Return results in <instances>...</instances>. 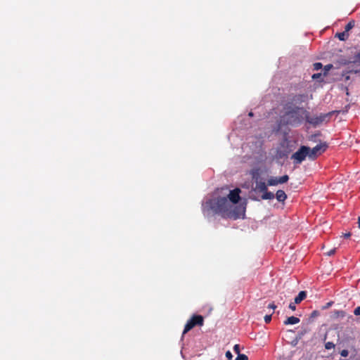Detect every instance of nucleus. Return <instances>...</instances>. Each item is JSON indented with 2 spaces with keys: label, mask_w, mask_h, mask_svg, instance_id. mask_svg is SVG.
I'll return each mask as SVG.
<instances>
[{
  "label": "nucleus",
  "mask_w": 360,
  "mask_h": 360,
  "mask_svg": "<svg viewBox=\"0 0 360 360\" xmlns=\"http://www.w3.org/2000/svg\"><path fill=\"white\" fill-rule=\"evenodd\" d=\"M240 188L230 191L228 198H210L202 204V210L205 216L218 214L224 218L236 219L245 216V207L236 204L240 200Z\"/></svg>",
  "instance_id": "obj_1"
},
{
  "label": "nucleus",
  "mask_w": 360,
  "mask_h": 360,
  "mask_svg": "<svg viewBox=\"0 0 360 360\" xmlns=\"http://www.w3.org/2000/svg\"><path fill=\"white\" fill-rule=\"evenodd\" d=\"M307 111L303 108H295L292 110L285 112L281 117V124L297 127L306 119Z\"/></svg>",
  "instance_id": "obj_2"
},
{
  "label": "nucleus",
  "mask_w": 360,
  "mask_h": 360,
  "mask_svg": "<svg viewBox=\"0 0 360 360\" xmlns=\"http://www.w3.org/2000/svg\"><path fill=\"white\" fill-rule=\"evenodd\" d=\"M309 152V147L302 146L300 149L292 155L291 158L293 159L296 163H301L306 157L308 156Z\"/></svg>",
  "instance_id": "obj_3"
},
{
  "label": "nucleus",
  "mask_w": 360,
  "mask_h": 360,
  "mask_svg": "<svg viewBox=\"0 0 360 360\" xmlns=\"http://www.w3.org/2000/svg\"><path fill=\"white\" fill-rule=\"evenodd\" d=\"M203 324V318L200 315L193 316L191 319H189L184 328L182 335H184L187 332L191 330L195 326H202Z\"/></svg>",
  "instance_id": "obj_4"
},
{
  "label": "nucleus",
  "mask_w": 360,
  "mask_h": 360,
  "mask_svg": "<svg viewBox=\"0 0 360 360\" xmlns=\"http://www.w3.org/2000/svg\"><path fill=\"white\" fill-rule=\"evenodd\" d=\"M328 117V114H320L319 115H314L313 117L309 116V113L307 111L305 120L310 124L316 127L324 122Z\"/></svg>",
  "instance_id": "obj_5"
},
{
  "label": "nucleus",
  "mask_w": 360,
  "mask_h": 360,
  "mask_svg": "<svg viewBox=\"0 0 360 360\" xmlns=\"http://www.w3.org/2000/svg\"><path fill=\"white\" fill-rule=\"evenodd\" d=\"M328 146L326 143H320L316 145L315 147H314L312 149L309 148V152L308 154V157L310 159H315L319 155L323 153Z\"/></svg>",
  "instance_id": "obj_6"
},
{
  "label": "nucleus",
  "mask_w": 360,
  "mask_h": 360,
  "mask_svg": "<svg viewBox=\"0 0 360 360\" xmlns=\"http://www.w3.org/2000/svg\"><path fill=\"white\" fill-rule=\"evenodd\" d=\"M289 179V176L288 175H283L280 177L271 176L267 180V185L269 186H275L278 184H282L286 183Z\"/></svg>",
  "instance_id": "obj_7"
},
{
  "label": "nucleus",
  "mask_w": 360,
  "mask_h": 360,
  "mask_svg": "<svg viewBox=\"0 0 360 360\" xmlns=\"http://www.w3.org/2000/svg\"><path fill=\"white\" fill-rule=\"evenodd\" d=\"M267 184L264 181H256V189L259 192H264L267 190Z\"/></svg>",
  "instance_id": "obj_8"
},
{
  "label": "nucleus",
  "mask_w": 360,
  "mask_h": 360,
  "mask_svg": "<svg viewBox=\"0 0 360 360\" xmlns=\"http://www.w3.org/2000/svg\"><path fill=\"white\" fill-rule=\"evenodd\" d=\"M276 198L278 201L279 202H283L287 198V195L282 190H278L276 193Z\"/></svg>",
  "instance_id": "obj_9"
},
{
  "label": "nucleus",
  "mask_w": 360,
  "mask_h": 360,
  "mask_svg": "<svg viewBox=\"0 0 360 360\" xmlns=\"http://www.w3.org/2000/svg\"><path fill=\"white\" fill-rule=\"evenodd\" d=\"M300 322V319L295 316H290L285 321V325H293Z\"/></svg>",
  "instance_id": "obj_10"
},
{
  "label": "nucleus",
  "mask_w": 360,
  "mask_h": 360,
  "mask_svg": "<svg viewBox=\"0 0 360 360\" xmlns=\"http://www.w3.org/2000/svg\"><path fill=\"white\" fill-rule=\"evenodd\" d=\"M307 297L305 291H300L299 294L295 298V303H300Z\"/></svg>",
  "instance_id": "obj_11"
},
{
  "label": "nucleus",
  "mask_w": 360,
  "mask_h": 360,
  "mask_svg": "<svg viewBox=\"0 0 360 360\" xmlns=\"http://www.w3.org/2000/svg\"><path fill=\"white\" fill-rule=\"evenodd\" d=\"M274 198V194L271 192L266 191L263 192V195H262V198L264 200H271Z\"/></svg>",
  "instance_id": "obj_12"
},
{
  "label": "nucleus",
  "mask_w": 360,
  "mask_h": 360,
  "mask_svg": "<svg viewBox=\"0 0 360 360\" xmlns=\"http://www.w3.org/2000/svg\"><path fill=\"white\" fill-rule=\"evenodd\" d=\"M336 37L340 41H345L348 38L349 34L344 31L342 32L337 33Z\"/></svg>",
  "instance_id": "obj_13"
},
{
  "label": "nucleus",
  "mask_w": 360,
  "mask_h": 360,
  "mask_svg": "<svg viewBox=\"0 0 360 360\" xmlns=\"http://www.w3.org/2000/svg\"><path fill=\"white\" fill-rule=\"evenodd\" d=\"M354 27V21H350L346 25H345V32H346L347 33L349 32V30H351L353 27Z\"/></svg>",
  "instance_id": "obj_14"
},
{
  "label": "nucleus",
  "mask_w": 360,
  "mask_h": 360,
  "mask_svg": "<svg viewBox=\"0 0 360 360\" xmlns=\"http://www.w3.org/2000/svg\"><path fill=\"white\" fill-rule=\"evenodd\" d=\"M335 344L332 342H328L325 344V348L326 349H331L335 348Z\"/></svg>",
  "instance_id": "obj_15"
},
{
  "label": "nucleus",
  "mask_w": 360,
  "mask_h": 360,
  "mask_svg": "<svg viewBox=\"0 0 360 360\" xmlns=\"http://www.w3.org/2000/svg\"><path fill=\"white\" fill-rule=\"evenodd\" d=\"M236 360H248V357L244 354H239L236 357Z\"/></svg>",
  "instance_id": "obj_16"
},
{
  "label": "nucleus",
  "mask_w": 360,
  "mask_h": 360,
  "mask_svg": "<svg viewBox=\"0 0 360 360\" xmlns=\"http://www.w3.org/2000/svg\"><path fill=\"white\" fill-rule=\"evenodd\" d=\"M333 68V65L331 64H328V65H326L325 67H324V72H323V75H326L327 74V72Z\"/></svg>",
  "instance_id": "obj_17"
},
{
  "label": "nucleus",
  "mask_w": 360,
  "mask_h": 360,
  "mask_svg": "<svg viewBox=\"0 0 360 360\" xmlns=\"http://www.w3.org/2000/svg\"><path fill=\"white\" fill-rule=\"evenodd\" d=\"M322 68V64L321 63H315L314 64V69L315 70H319Z\"/></svg>",
  "instance_id": "obj_18"
},
{
  "label": "nucleus",
  "mask_w": 360,
  "mask_h": 360,
  "mask_svg": "<svg viewBox=\"0 0 360 360\" xmlns=\"http://www.w3.org/2000/svg\"><path fill=\"white\" fill-rule=\"evenodd\" d=\"M349 354V352L347 349H343L340 352V355L343 357H347Z\"/></svg>",
  "instance_id": "obj_19"
},
{
  "label": "nucleus",
  "mask_w": 360,
  "mask_h": 360,
  "mask_svg": "<svg viewBox=\"0 0 360 360\" xmlns=\"http://www.w3.org/2000/svg\"><path fill=\"white\" fill-rule=\"evenodd\" d=\"M264 319L265 323H269L271 320V314L266 315Z\"/></svg>",
  "instance_id": "obj_20"
},
{
  "label": "nucleus",
  "mask_w": 360,
  "mask_h": 360,
  "mask_svg": "<svg viewBox=\"0 0 360 360\" xmlns=\"http://www.w3.org/2000/svg\"><path fill=\"white\" fill-rule=\"evenodd\" d=\"M354 314L356 316H360V306H359L354 309Z\"/></svg>",
  "instance_id": "obj_21"
},
{
  "label": "nucleus",
  "mask_w": 360,
  "mask_h": 360,
  "mask_svg": "<svg viewBox=\"0 0 360 360\" xmlns=\"http://www.w3.org/2000/svg\"><path fill=\"white\" fill-rule=\"evenodd\" d=\"M233 350L238 355L240 354V346H239V345H235L234 347H233Z\"/></svg>",
  "instance_id": "obj_22"
},
{
  "label": "nucleus",
  "mask_w": 360,
  "mask_h": 360,
  "mask_svg": "<svg viewBox=\"0 0 360 360\" xmlns=\"http://www.w3.org/2000/svg\"><path fill=\"white\" fill-rule=\"evenodd\" d=\"M335 251H336V248H333V249L329 250L328 252H327L326 255L328 256H332L335 253Z\"/></svg>",
  "instance_id": "obj_23"
},
{
  "label": "nucleus",
  "mask_w": 360,
  "mask_h": 360,
  "mask_svg": "<svg viewBox=\"0 0 360 360\" xmlns=\"http://www.w3.org/2000/svg\"><path fill=\"white\" fill-rule=\"evenodd\" d=\"M226 357L229 359V360H231L233 357V355L231 354V352L230 351H227L226 352Z\"/></svg>",
  "instance_id": "obj_24"
},
{
  "label": "nucleus",
  "mask_w": 360,
  "mask_h": 360,
  "mask_svg": "<svg viewBox=\"0 0 360 360\" xmlns=\"http://www.w3.org/2000/svg\"><path fill=\"white\" fill-rule=\"evenodd\" d=\"M321 75H321V73H316V74H314V75H312V78H313L314 79H319V78L321 77Z\"/></svg>",
  "instance_id": "obj_25"
},
{
  "label": "nucleus",
  "mask_w": 360,
  "mask_h": 360,
  "mask_svg": "<svg viewBox=\"0 0 360 360\" xmlns=\"http://www.w3.org/2000/svg\"><path fill=\"white\" fill-rule=\"evenodd\" d=\"M295 304H296V303H295V302H294L290 303V304H289V308H290V309H292V311H295V309H296Z\"/></svg>",
  "instance_id": "obj_26"
},
{
  "label": "nucleus",
  "mask_w": 360,
  "mask_h": 360,
  "mask_svg": "<svg viewBox=\"0 0 360 360\" xmlns=\"http://www.w3.org/2000/svg\"><path fill=\"white\" fill-rule=\"evenodd\" d=\"M268 307L271 309H275L276 306L274 303H271L269 304Z\"/></svg>",
  "instance_id": "obj_27"
},
{
  "label": "nucleus",
  "mask_w": 360,
  "mask_h": 360,
  "mask_svg": "<svg viewBox=\"0 0 360 360\" xmlns=\"http://www.w3.org/2000/svg\"><path fill=\"white\" fill-rule=\"evenodd\" d=\"M350 236H351V233L349 232L344 233V235H343V236L345 238H349V237H350Z\"/></svg>",
  "instance_id": "obj_28"
},
{
  "label": "nucleus",
  "mask_w": 360,
  "mask_h": 360,
  "mask_svg": "<svg viewBox=\"0 0 360 360\" xmlns=\"http://www.w3.org/2000/svg\"><path fill=\"white\" fill-rule=\"evenodd\" d=\"M358 226L360 229V216L358 217Z\"/></svg>",
  "instance_id": "obj_29"
},
{
  "label": "nucleus",
  "mask_w": 360,
  "mask_h": 360,
  "mask_svg": "<svg viewBox=\"0 0 360 360\" xmlns=\"http://www.w3.org/2000/svg\"><path fill=\"white\" fill-rule=\"evenodd\" d=\"M316 313H317V312H316V311H313V313H312V316H316Z\"/></svg>",
  "instance_id": "obj_30"
},
{
  "label": "nucleus",
  "mask_w": 360,
  "mask_h": 360,
  "mask_svg": "<svg viewBox=\"0 0 360 360\" xmlns=\"http://www.w3.org/2000/svg\"><path fill=\"white\" fill-rule=\"evenodd\" d=\"M249 116H250V117L253 116V113H252V112H250L249 113Z\"/></svg>",
  "instance_id": "obj_31"
},
{
  "label": "nucleus",
  "mask_w": 360,
  "mask_h": 360,
  "mask_svg": "<svg viewBox=\"0 0 360 360\" xmlns=\"http://www.w3.org/2000/svg\"><path fill=\"white\" fill-rule=\"evenodd\" d=\"M235 360H236V359Z\"/></svg>",
  "instance_id": "obj_32"
}]
</instances>
